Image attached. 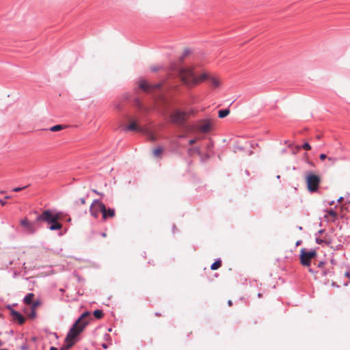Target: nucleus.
<instances>
[{"label": "nucleus", "instance_id": "f257e3e1", "mask_svg": "<svg viewBox=\"0 0 350 350\" xmlns=\"http://www.w3.org/2000/svg\"><path fill=\"white\" fill-rule=\"evenodd\" d=\"M178 73L182 82L187 87L191 88L196 85L200 82L209 79L212 85L217 88L219 85V81L214 77H210L207 73H203L198 76L193 66H180L178 68Z\"/></svg>", "mask_w": 350, "mask_h": 350}, {"label": "nucleus", "instance_id": "f03ea898", "mask_svg": "<svg viewBox=\"0 0 350 350\" xmlns=\"http://www.w3.org/2000/svg\"><path fill=\"white\" fill-rule=\"evenodd\" d=\"M62 213L51 209L44 210L36 217V221H44L49 224L48 228L50 230H58L62 228V224L59 222Z\"/></svg>", "mask_w": 350, "mask_h": 350}, {"label": "nucleus", "instance_id": "7ed1b4c3", "mask_svg": "<svg viewBox=\"0 0 350 350\" xmlns=\"http://www.w3.org/2000/svg\"><path fill=\"white\" fill-rule=\"evenodd\" d=\"M90 315V312L88 311L84 312L80 315V317L74 323L69 332H68L66 337V341L68 340V339L71 337L77 338L84 330L88 324V322L84 320V319L87 317H89Z\"/></svg>", "mask_w": 350, "mask_h": 350}, {"label": "nucleus", "instance_id": "20e7f679", "mask_svg": "<svg viewBox=\"0 0 350 350\" xmlns=\"http://www.w3.org/2000/svg\"><path fill=\"white\" fill-rule=\"evenodd\" d=\"M306 182L308 190L310 192L313 193L318 190L321 179L318 175L312 174V172H308L306 177Z\"/></svg>", "mask_w": 350, "mask_h": 350}, {"label": "nucleus", "instance_id": "39448f33", "mask_svg": "<svg viewBox=\"0 0 350 350\" xmlns=\"http://www.w3.org/2000/svg\"><path fill=\"white\" fill-rule=\"evenodd\" d=\"M92 205H98L99 211L102 213V217L104 220L107 218L113 217L115 216V209L112 208H107L105 205L98 199H96L92 202Z\"/></svg>", "mask_w": 350, "mask_h": 350}, {"label": "nucleus", "instance_id": "423d86ee", "mask_svg": "<svg viewBox=\"0 0 350 350\" xmlns=\"http://www.w3.org/2000/svg\"><path fill=\"white\" fill-rule=\"evenodd\" d=\"M317 252L314 250L310 251L306 250V248H302L300 252V262L303 266L309 267L311 263V260L316 257Z\"/></svg>", "mask_w": 350, "mask_h": 350}, {"label": "nucleus", "instance_id": "0eeeda50", "mask_svg": "<svg viewBox=\"0 0 350 350\" xmlns=\"http://www.w3.org/2000/svg\"><path fill=\"white\" fill-rule=\"evenodd\" d=\"M139 88L146 92H150L154 90H159L161 87V83L148 84L146 81H142L139 85Z\"/></svg>", "mask_w": 350, "mask_h": 350}, {"label": "nucleus", "instance_id": "6e6552de", "mask_svg": "<svg viewBox=\"0 0 350 350\" xmlns=\"http://www.w3.org/2000/svg\"><path fill=\"white\" fill-rule=\"evenodd\" d=\"M212 128V124L209 120L205 119L200 121L198 125V130L204 133H208Z\"/></svg>", "mask_w": 350, "mask_h": 350}, {"label": "nucleus", "instance_id": "1a4fd4ad", "mask_svg": "<svg viewBox=\"0 0 350 350\" xmlns=\"http://www.w3.org/2000/svg\"><path fill=\"white\" fill-rule=\"evenodd\" d=\"M21 225L25 229V230L31 234L36 232L34 224L30 222L27 217L21 220Z\"/></svg>", "mask_w": 350, "mask_h": 350}, {"label": "nucleus", "instance_id": "9d476101", "mask_svg": "<svg viewBox=\"0 0 350 350\" xmlns=\"http://www.w3.org/2000/svg\"><path fill=\"white\" fill-rule=\"evenodd\" d=\"M185 114L181 111H177L172 116V119L174 123L183 124L185 122Z\"/></svg>", "mask_w": 350, "mask_h": 350}, {"label": "nucleus", "instance_id": "9b49d317", "mask_svg": "<svg viewBox=\"0 0 350 350\" xmlns=\"http://www.w3.org/2000/svg\"><path fill=\"white\" fill-rule=\"evenodd\" d=\"M11 315L13 317V320L18 322L19 325H23L25 323V319L18 311L12 310Z\"/></svg>", "mask_w": 350, "mask_h": 350}, {"label": "nucleus", "instance_id": "f8f14e48", "mask_svg": "<svg viewBox=\"0 0 350 350\" xmlns=\"http://www.w3.org/2000/svg\"><path fill=\"white\" fill-rule=\"evenodd\" d=\"M124 131H136L140 132L142 131V128L138 126L135 121L131 122L129 124L126 125L124 128Z\"/></svg>", "mask_w": 350, "mask_h": 350}, {"label": "nucleus", "instance_id": "ddd939ff", "mask_svg": "<svg viewBox=\"0 0 350 350\" xmlns=\"http://www.w3.org/2000/svg\"><path fill=\"white\" fill-rule=\"evenodd\" d=\"M134 105L137 109L139 111L148 113L150 111V108L148 107L144 106L139 99L135 100Z\"/></svg>", "mask_w": 350, "mask_h": 350}, {"label": "nucleus", "instance_id": "4468645a", "mask_svg": "<svg viewBox=\"0 0 350 350\" xmlns=\"http://www.w3.org/2000/svg\"><path fill=\"white\" fill-rule=\"evenodd\" d=\"M76 341H77L76 338H72V337L68 339V340H67V341L65 340V342H66V344L63 345L60 348V350H68V349H70L75 345Z\"/></svg>", "mask_w": 350, "mask_h": 350}, {"label": "nucleus", "instance_id": "2eb2a0df", "mask_svg": "<svg viewBox=\"0 0 350 350\" xmlns=\"http://www.w3.org/2000/svg\"><path fill=\"white\" fill-rule=\"evenodd\" d=\"M33 297H34V294L32 293H29L27 294L23 298L24 303L27 305H30L33 301Z\"/></svg>", "mask_w": 350, "mask_h": 350}, {"label": "nucleus", "instance_id": "dca6fc26", "mask_svg": "<svg viewBox=\"0 0 350 350\" xmlns=\"http://www.w3.org/2000/svg\"><path fill=\"white\" fill-rule=\"evenodd\" d=\"M230 113V109L228 108L221 109L218 111V117L219 118H224Z\"/></svg>", "mask_w": 350, "mask_h": 350}, {"label": "nucleus", "instance_id": "f3484780", "mask_svg": "<svg viewBox=\"0 0 350 350\" xmlns=\"http://www.w3.org/2000/svg\"><path fill=\"white\" fill-rule=\"evenodd\" d=\"M221 266V260L220 258H217L212 265H211V269L212 270H216L219 269Z\"/></svg>", "mask_w": 350, "mask_h": 350}, {"label": "nucleus", "instance_id": "a211bd4d", "mask_svg": "<svg viewBox=\"0 0 350 350\" xmlns=\"http://www.w3.org/2000/svg\"><path fill=\"white\" fill-rule=\"evenodd\" d=\"M93 315L96 319H100L104 316V313L102 310L96 309L93 312Z\"/></svg>", "mask_w": 350, "mask_h": 350}, {"label": "nucleus", "instance_id": "6ab92c4d", "mask_svg": "<svg viewBox=\"0 0 350 350\" xmlns=\"http://www.w3.org/2000/svg\"><path fill=\"white\" fill-rule=\"evenodd\" d=\"M163 150V148L161 146H159L153 150V155L155 157H160Z\"/></svg>", "mask_w": 350, "mask_h": 350}, {"label": "nucleus", "instance_id": "aec40b11", "mask_svg": "<svg viewBox=\"0 0 350 350\" xmlns=\"http://www.w3.org/2000/svg\"><path fill=\"white\" fill-rule=\"evenodd\" d=\"M94 205H92V204L90 205V214L94 218H97L98 215V212H100V211H99V209L98 210H94Z\"/></svg>", "mask_w": 350, "mask_h": 350}, {"label": "nucleus", "instance_id": "412c9836", "mask_svg": "<svg viewBox=\"0 0 350 350\" xmlns=\"http://www.w3.org/2000/svg\"><path fill=\"white\" fill-rule=\"evenodd\" d=\"M191 53L189 49H185L183 51V55L180 57V62L183 63L185 57L189 55Z\"/></svg>", "mask_w": 350, "mask_h": 350}, {"label": "nucleus", "instance_id": "4be33fe9", "mask_svg": "<svg viewBox=\"0 0 350 350\" xmlns=\"http://www.w3.org/2000/svg\"><path fill=\"white\" fill-rule=\"evenodd\" d=\"M63 129V126L62 124H56L51 126L49 130L53 132H56L61 131Z\"/></svg>", "mask_w": 350, "mask_h": 350}, {"label": "nucleus", "instance_id": "5701e85b", "mask_svg": "<svg viewBox=\"0 0 350 350\" xmlns=\"http://www.w3.org/2000/svg\"><path fill=\"white\" fill-rule=\"evenodd\" d=\"M42 304L41 301L39 300V299H37L34 301H32V303L31 304V309H33V310H36V308L38 307L39 306H40Z\"/></svg>", "mask_w": 350, "mask_h": 350}, {"label": "nucleus", "instance_id": "b1692460", "mask_svg": "<svg viewBox=\"0 0 350 350\" xmlns=\"http://www.w3.org/2000/svg\"><path fill=\"white\" fill-rule=\"evenodd\" d=\"M316 242L318 244H321V243H325L327 245L328 244V241L326 239H321L320 237H316Z\"/></svg>", "mask_w": 350, "mask_h": 350}, {"label": "nucleus", "instance_id": "393cba45", "mask_svg": "<svg viewBox=\"0 0 350 350\" xmlns=\"http://www.w3.org/2000/svg\"><path fill=\"white\" fill-rule=\"evenodd\" d=\"M28 317H29V319H31L36 318V310L31 309V312L29 314Z\"/></svg>", "mask_w": 350, "mask_h": 350}, {"label": "nucleus", "instance_id": "a878e982", "mask_svg": "<svg viewBox=\"0 0 350 350\" xmlns=\"http://www.w3.org/2000/svg\"><path fill=\"white\" fill-rule=\"evenodd\" d=\"M28 187V185H26V186H24V187H15L12 189V191L14 192H18V191H22L23 189H25L26 188Z\"/></svg>", "mask_w": 350, "mask_h": 350}, {"label": "nucleus", "instance_id": "bb28decb", "mask_svg": "<svg viewBox=\"0 0 350 350\" xmlns=\"http://www.w3.org/2000/svg\"><path fill=\"white\" fill-rule=\"evenodd\" d=\"M10 198V196H7L4 199H0V204L1 206H5L6 204V200Z\"/></svg>", "mask_w": 350, "mask_h": 350}, {"label": "nucleus", "instance_id": "cd10ccee", "mask_svg": "<svg viewBox=\"0 0 350 350\" xmlns=\"http://www.w3.org/2000/svg\"><path fill=\"white\" fill-rule=\"evenodd\" d=\"M162 67L161 66H151L150 68V70L153 72H157L158 70H159Z\"/></svg>", "mask_w": 350, "mask_h": 350}, {"label": "nucleus", "instance_id": "c85d7f7f", "mask_svg": "<svg viewBox=\"0 0 350 350\" xmlns=\"http://www.w3.org/2000/svg\"><path fill=\"white\" fill-rule=\"evenodd\" d=\"M301 148H304L306 150H308L311 148L310 145L308 142H305L302 146Z\"/></svg>", "mask_w": 350, "mask_h": 350}, {"label": "nucleus", "instance_id": "c756f323", "mask_svg": "<svg viewBox=\"0 0 350 350\" xmlns=\"http://www.w3.org/2000/svg\"><path fill=\"white\" fill-rule=\"evenodd\" d=\"M329 217H335L337 215V211H333L332 209H329Z\"/></svg>", "mask_w": 350, "mask_h": 350}, {"label": "nucleus", "instance_id": "7c9ffc66", "mask_svg": "<svg viewBox=\"0 0 350 350\" xmlns=\"http://www.w3.org/2000/svg\"><path fill=\"white\" fill-rule=\"evenodd\" d=\"M79 202H80L81 204H84L85 203V198H81L75 202L76 204H79Z\"/></svg>", "mask_w": 350, "mask_h": 350}, {"label": "nucleus", "instance_id": "2f4dec72", "mask_svg": "<svg viewBox=\"0 0 350 350\" xmlns=\"http://www.w3.org/2000/svg\"><path fill=\"white\" fill-rule=\"evenodd\" d=\"M325 213L324 215L325 221H328V208H325Z\"/></svg>", "mask_w": 350, "mask_h": 350}, {"label": "nucleus", "instance_id": "473e14b6", "mask_svg": "<svg viewBox=\"0 0 350 350\" xmlns=\"http://www.w3.org/2000/svg\"><path fill=\"white\" fill-rule=\"evenodd\" d=\"M317 273H320L321 275L325 276L327 274V271L326 270H322L321 271H317Z\"/></svg>", "mask_w": 350, "mask_h": 350}, {"label": "nucleus", "instance_id": "72a5a7b5", "mask_svg": "<svg viewBox=\"0 0 350 350\" xmlns=\"http://www.w3.org/2000/svg\"><path fill=\"white\" fill-rule=\"evenodd\" d=\"M21 348L22 350H27L29 347H28V345L26 343H25V344L21 345Z\"/></svg>", "mask_w": 350, "mask_h": 350}, {"label": "nucleus", "instance_id": "f704fd0d", "mask_svg": "<svg viewBox=\"0 0 350 350\" xmlns=\"http://www.w3.org/2000/svg\"><path fill=\"white\" fill-rule=\"evenodd\" d=\"M319 157H320L321 160H324L327 158V154L322 153L320 154Z\"/></svg>", "mask_w": 350, "mask_h": 350}, {"label": "nucleus", "instance_id": "c9c22d12", "mask_svg": "<svg viewBox=\"0 0 350 350\" xmlns=\"http://www.w3.org/2000/svg\"><path fill=\"white\" fill-rule=\"evenodd\" d=\"M196 139H191L189 141V144L192 145L196 142Z\"/></svg>", "mask_w": 350, "mask_h": 350}, {"label": "nucleus", "instance_id": "e433bc0d", "mask_svg": "<svg viewBox=\"0 0 350 350\" xmlns=\"http://www.w3.org/2000/svg\"><path fill=\"white\" fill-rule=\"evenodd\" d=\"M325 262L324 261H320V262L318 263L317 267H319V268H320V267H322L325 265Z\"/></svg>", "mask_w": 350, "mask_h": 350}, {"label": "nucleus", "instance_id": "4c0bfd02", "mask_svg": "<svg viewBox=\"0 0 350 350\" xmlns=\"http://www.w3.org/2000/svg\"><path fill=\"white\" fill-rule=\"evenodd\" d=\"M114 107H115V109H116L118 110H120L122 107H121L120 104H116Z\"/></svg>", "mask_w": 350, "mask_h": 350}, {"label": "nucleus", "instance_id": "58836bf2", "mask_svg": "<svg viewBox=\"0 0 350 350\" xmlns=\"http://www.w3.org/2000/svg\"><path fill=\"white\" fill-rule=\"evenodd\" d=\"M6 308L8 309L10 311V312H12V310H14L12 308V306L10 304L6 306Z\"/></svg>", "mask_w": 350, "mask_h": 350}, {"label": "nucleus", "instance_id": "ea45409f", "mask_svg": "<svg viewBox=\"0 0 350 350\" xmlns=\"http://www.w3.org/2000/svg\"><path fill=\"white\" fill-rule=\"evenodd\" d=\"M102 347L105 349H107L108 348V345L106 344V343H103L101 345Z\"/></svg>", "mask_w": 350, "mask_h": 350}, {"label": "nucleus", "instance_id": "a19ab883", "mask_svg": "<svg viewBox=\"0 0 350 350\" xmlns=\"http://www.w3.org/2000/svg\"><path fill=\"white\" fill-rule=\"evenodd\" d=\"M193 150L198 153H200V148L198 147L193 148Z\"/></svg>", "mask_w": 350, "mask_h": 350}, {"label": "nucleus", "instance_id": "79ce46f5", "mask_svg": "<svg viewBox=\"0 0 350 350\" xmlns=\"http://www.w3.org/2000/svg\"><path fill=\"white\" fill-rule=\"evenodd\" d=\"M92 191L94 192L95 193L98 194V195L103 196V193H99L96 189H92Z\"/></svg>", "mask_w": 350, "mask_h": 350}, {"label": "nucleus", "instance_id": "37998d69", "mask_svg": "<svg viewBox=\"0 0 350 350\" xmlns=\"http://www.w3.org/2000/svg\"><path fill=\"white\" fill-rule=\"evenodd\" d=\"M301 242H302V241H301V240L297 241L296 242V243H295V245H296V246H298V245H301Z\"/></svg>", "mask_w": 350, "mask_h": 350}, {"label": "nucleus", "instance_id": "c03bdc74", "mask_svg": "<svg viewBox=\"0 0 350 350\" xmlns=\"http://www.w3.org/2000/svg\"><path fill=\"white\" fill-rule=\"evenodd\" d=\"M175 230H176V226L174 224L173 226H172V232L174 234L175 233Z\"/></svg>", "mask_w": 350, "mask_h": 350}, {"label": "nucleus", "instance_id": "a18cd8bd", "mask_svg": "<svg viewBox=\"0 0 350 350\" xmlns=\"http://www.w3.org/2000/svg\"><path fill=\"white\" fill-rule=\"evenodd\" d=\"M176 147L177 148H180V144H179V142H178V141H177V142H176Z\"/></svg>", "mask_w": 350, "mask_h": 350}, {"label": "nucleus", "instance_id": "49530a36", "mask_svg": "<svg viewBox=\"0 0 350 350\" xmlns=\"http://www.w3.org/2000/svg\"><path fill=\"white\" fill-rule=\"evenodd\" d=\"M177 137H178V139H181V138H184V137H185V135H179Z\"/></svg>", "mask_w": 350, "mask_h": 350}, {"label": "nucleus", "instance_id": "de8ad7c7", "mask_svg": "<svg viewBox=\"0 0 350 350\" xmlns=\"http://www.w3.org/2000/svg\"><path fill=\"white\" fill-rule=\"evenodd\" d=\"M228 306H231L232 305V301L231 300L228 301Z\"/></svg>", "mask_w": 350, "mask_h": 350}, {"label": "nucleus", "instance_id": "09e8293b", "mask_svg": "<svg viewBox=\"0 0 350 350\" xmlns=\"http://www.w3.org/2000/svg\"><path fill=\"white\" fill-rule=\"evenodd\" d=\"M324 232H325V230H320L318 231V234H322Z\"/></svg>", "mask_w": 350, "mask_h": 350}, {"label": "nucleus", "instance_id": "8fccbe9b", "mask_svg": "<svg viewBox=\"0 0 350 350\" xmlns=\"http://www.w3.org/2000/svg\"><path fill=\"white\" fill-rule=\"evenodd\" d=\"M49 350H58V349H57V348H56L55 347H51Z\"/></svg>", "mask_w": 350, "mask_h": 350}, {"label": "nucleus", "instance_id": "3c124183", "mask_svg": "<svg viewBox=\"0 0 350 350\" xmlns=\"http://www.w3.org/2000/svg\"><path fill=\"white\" fill-rule=\"evenodd\" d=\"M107 337H109V335L108 334H105V338H107Z\"/></svg>", "mask_w": 350, "mask_h": 350}, {"label": "nucleus", "instance_id": "603ef678", "mask_svg": "<svg viewBox=\"0 0 350 350\" xmlns=\"http://www.w3.org/2000/svg\"><path fill=\"white\" fill-rule=\"evenodd\" d=\"M101 235H102V237H106V233L103 232V233L101 234Z\"/></svg>", "mask_w": 350, "mask_h": 350}, {"label": "nucleus", "instance_id": "864d4df0", "mask_svg": "<svg viewBox=\"0 0 350 350\" xmlns=\"http://www.w3.org/2000/svg\"><path fill=\"white\" fill-rule=\"evenodd\" d=\"M53 334L55 336V338H58L57 333L54 332Z\"/></svg>", "mask_w": 350, "mask_h": 350}, {"label": "nucleus", "instance_id": "5fc2aeb1", "mask_svg": "<svg viewBox=\"0 0 350 350\" xmlns=\"http://www.w3.org/2000/svg\"><path fill=\"white\" fill-rule=\"evenodd\" d=\"M297 228H298V229H299V230H302V229H303L301 226H297Z\"/></svg>", "mask_w": 350, "mask_h": 350}, {"label": "nucleus", "instance_id": "6e6d98bb", "mask_svg": "<svg viewBox=\"0 0 350 350\" xmlns=\"http://www.w3.org/2000/svg\"><path fill=\"white\" fill-rule=\"evenodd\" d=\"M309 271L311 272V273H314V271L312 269H309Z\"/></svg>", "mask_w": 350, "mask_h": 350}, {"label": "nucleus", "instance_id": "4d7b16f0", "mask_svg": "<svg viewBox=\"0 0 350 350\" xmlns=\"http://www.w3.org/2000/svg\"><path fill=\"white\" fill-rule=\"evenodd\" d=\"M258 297H262V294H261V293H258Z\"/></svg>", "mask_w": 350, "mask_h": 350}, {"label": "nucleus", "instance_id": "13d9d810", "mask_svg": "<svg viewBox=\"0 0 350 350\" xmlns=\"http://www.w3.org/2000/svg\"><path fill=\"white\" fill-rule=\"evenodd\" d=\"M191 150H192V149H191V148H189V149L188 150V152H189V153L191 152Z\"/></svg>", "mask_w": 350, "mask_h": 350}, {"label": "nucleus", "instance_id": "bf43d9fd", "mask_svg": "<svg viewBox=\"0 0 350 350\" xmlns=\"http://www.w3.org/2000/svg\"><path fill=\"white\" fill-rule=\"evenodd\" d=\"M308 163L310 165H313V163L310 161H308Z\"/></svg>", "mask_w": 350, "mask_h": 350}, {"label": "nucleus", "instance_id": "052dcab7", "mask_svg": "<svg viewBox=\"0 0 350 350\" xmlns=\"http://www.w3.org/2000/svg\"><path fill=\"white\" fill-rule=\"evenodd\" d=\"M276 178H277L278 179H280V175H278V176H276Z\"/></svg>", "mask_w": 350, "mask_h": 350}, {"label": "nucleus", "instance_id": "680f3d73", "mask_svg": "<svg viewBox=\"0 0 350 350\" xmlns=\"http://www.w3.org/2000/svg\"><path fill=\"white\" fill-rule=\"evenodd\" d=\"M155 315H157V316H159V315H160V314H159V313H158V312H156V313H155Z\"/></svg>", "mask_w": 350, "mask_h": 350}, {"label": "nucleus", "instance_id": "e2e57ef3", "mask_svg": "<svg viewBox=\"0 0 350 350\" xmlns=\"http://www.w3.org/2000/svg\"><path fill=\"white\" fill-rule=\"evenodd\" d=\"M3 345L2 341L0 340V347Z\"/></svg>", "mask_w": 350, "mask_h": 350}, {"label": "nucleus", "instance_id": "0e129e2a", "mask_svg": "<svg viewBox=\"0 0 350 350\" xmlns=\"http://www.w3.org/2000/svg\"><path fill=\"white\" fill-rule=\"evenodd\" d=\"M5 193V191H0V193Z\"/></svg>", "mask_w": 350, "mask_h": 350}, {"label": "nucleus", "instance_id": "69168bd1", "mask_svg": "<svg viewBox=\"0 0 350 350\" xmlns=\"http://www.w3.org/2000/svg\"><path fill=\"white\" fill-rule=\"evenodd\" d=\"M16 305H17V304H14L12 305V306H16Z\"/></svg>", "mask_w": 350, "mask_h": 350}, {"label": "nucleus", "instance_id": "338daca9", "mask_svg": "<svg viewBox=\"0 0 350 350\" xmlns=\"http://www.w3.org/2000/svg\"><path fill=\"white\" fill-rule=\"evenodd\" d=\"M345 275H346L347 276H349V273H345Z\"/></svg>", "mask_w": 350, "mask_h": 350}, {"label": "nucleus", "instance_id": "774afa93", "mask_svg": "<svg viewBox=\"0 0 350 350\" xmlns=\"http://www.w3.org/2000/svg\"><path fill=\"white\" fill-rule=\"evenodd\" d=\"M0 350H8V349H0Z\"/></svg>", "mask_w": 350, "mask_h": 350}]
</instances>
